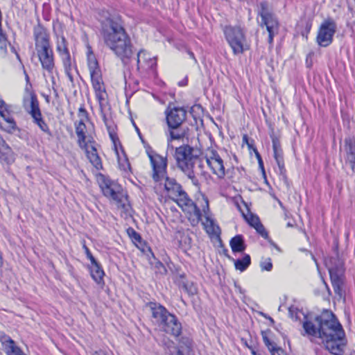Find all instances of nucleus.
Here are the masks:
<instances>
[{
	"label": "nucleus",
	"instance_id": "f257e3e1",
	"mask_svg": "<svg viewBox=\"0 0 355 355\" xmlns=\"http://www.w3.org/2000/svg\"><path fill=\"white\" fill-rule=\"evenodd\" d=\"M303 329L309 336L321 338L326 349L332 354H343L346 345L345 331L331 311L325 310L313 320H306Z\"/></svg>",
	"mask_w": 355,
	"mask_h": 355
},
{
	"label": "nucleus",
	"instance_id": "f03ea898",
	"mask_svg": "<svg viewBox=\"0 0 355 355\" xmlns=\"http://www.w3.org/2000/svg\"><path fill=\"white\" fill-rule=\"evenodd\" d=\"M100 33L105 45L123 62L132 56L130 38L118 19L110 16L105 17L101 22Z\"/></svg>",
	"mask_w": 355,
	"mask_h": 355
},
{
	"label": "nucleus",
	"instance_id": "7ed1b4c3",
	"mask_svg": "<svg viewBox=\"0 0 355 355\" xmlns=\"http://www.w3.org/2000/svg\"><path fill=\"white\" fill-rule=\"evenodd\" d=\"M200 152L189 145H182L175 148V159L178 168L184 172L195 185L198 184V175H204L203 163Z\"/></svg>",
	"mask_w": 355,
	"mask_h": 355
},
{
	"label": "nucleus",
	"instance_id": "20e7f679",
	"mask_svg": "<svg viewBox=\"0 0 355 355\" xmlns=\"http://www.w3.org/2000/svg\"><path fill=\"white\" fill-rule=\"evenodd\" d=\"M164 180H165L164 189L168 197L175 201L183 211L187 212L190 217H193L197 221H199L202 216L200 209L189 198L180 184L175 179L170 178L166 175Z\"/></svg>",
	"mask_w": 355,
	"mask_h": 355
},
{
	"label": "nucleus",
	"instance_id": "39448f33",
	"mask_svg": "<svg viewBox=\"0 0 355 355\" xmlns=\"http://www.w3.org/2000/svg\"><path fill=\"white\" fill-rule=\"evenodd\" d=\"M24 72L26 85L23 97V107L25 111L31 116L33 123L37 125L42 131L51 135L48 125L43 119L39 101L35 93L32 89V85L29 81V76L25 70Z\"/></svg>",
	"mask_w": 355,
	"mask_h": 355
},
{
	"label": "nucleus",
	"instance_id": "423d86ee",
	"mask_svg": "<svg viewBox=\"0 0 355 355\" xmlns=\"http://www.w3.org/2000/svg\"><path fill=\"white\" fill-rule=\"evenodd\" d=\"M153 318L166 333L178 336L182 332V324L176 316L160 304H150Z\"/></svg>",
	"mask_w": 355,
	"mask_h": 355
},
{
	"label": "nucleus",
	"instance_id": "0eeeda50",
	"mask_svg": "<svg viewBox=\"0 0 355 355\" xmlns=\"http://www.w3.org/2000/svg\"><path fill=\"white\" fill-rule=\"evenodd\" d=\"M87 66L96 98L99 103L100 107L103 109L106 103L107 94L98 62L91 50H89L87 53Z\"/></svg>",
	"mask_w": 355,
	"mask_h": 355
},
{
	"label": "nucleus",
	"instance_id": "6e6552de",
	"mask_svg": "<svg viewBox=\"0 0 355 355\" xmlns=\"http://www.w3.org/2000/svg\"><path fill=\"white\" fill-rule=\"evenodd\" d=\"M98 184L105 197L114 201L118 207L126 209V207L128 206L126 203L128 200L120 184L103 175H100Z\"/></svg>",
	"mask_w": 355,
	"mask_h": 355
},
{
	"label": "nucleus",
	"instance_id": "1a4fd4ad",
	"mask_svg": "<svg viewBox=\"0 0 355 355\" xmlns=\"http://www.w3.org/2000/svg\"><path fill=\"white\" fill-rule=\"evenodd\" d=\"M325 265L328 268L334 292L341 296L345 272L343 261L338 256L331 257L325 260Z\"/></svg>",
	"mask_w": 355,
	"mask_h": 355
},
{
	"label": "nucleus",
	"instance_id": "9d476101",
	"mask_svg": "<svg viewBox=\"0 0 355 355\" xmlns=\"http://www.w3.org/2000/svg\"><path fill=\"white\" fill-rule=\"evenodd\" d=\"M225 39L234 55L241 54L245 50V36L240 26H226L223 29Z\"/></svg>",
	"mask_w": 355,
	"mask_h": 355
},
{
	"label": "nucleus",
	"instance_id": "9b49d317",
	"mask_svg": "<svg viewBox=\"0 0 355 355\" xmlns=\"http://www.w3.org/2000/svg\"><path fill=\"white\" fill-rule=\"evenodd\" d=\"M152 167V178L155 182H160L166 178L167 157L153 150L146 151Z\"/></svg>",
	"mask_w": 355,
	"mask_h": 355
},
{
	"label": "nucleus",
	"instance_id": "f8f14e48",
	"mask_svg": "<svg viewBox=\"0 0 355 355\" xmlns=\"http://www.w3.org/2000/svg\"><path fill=\"white\" fill-rule=\"evenodd\" d=\"M259 15L261 17V25H265L268 32V43L271 44L274 37L279 32V22L276 17L268 12V3L266 1L260 3Z\"/></svg>",
	"mask_w": 355,
	"mask_h": 355
},
{
	"label": "nucleus",
	"instance_id": "ddd939ff",
	"mask_svg": "<svg viewBox=\"0 0 355 355\" xmlns=\"http://www.w3.org/2000/svg\"><path fill=\"white\" fill-rule=\"evenodd\" d=\"M207 164L212 173L219 179H223L230 173V169H225L224 160L218 151L208 149L205 154Z\"/></svg>",
	"mask_w": 355,
	"mask_h": 355
},
{
	"label": "nucleus",
	"instance_id": "4468645a",
	"mask_svg": "<svg viewBox=\"0 0 355 355\" xmlns=\"http://www.w3.org/2000/svg\"><path fill=\"white\" fill-rule=\"evenodd\" d=\"M336 28V24L334 20L329 19L324 21L319 28L316 37L318 45L322 47L330 45Z\"/></svg>",
	"mask_w": 355,
	"mask_h": 355
},
{
	"label": "nucleus",
	"instance_id": "2eb2a0df",
	"mask_svg": "<svg viewBox=\"0 0 355 355\" xmlns=\"http://www.w3.org/2000/svg\"><path fill=\"white\" fill-rule=\"evenodd\" d=\"M187 119V110L184 107H173L166 110V119L168 128L180 127Z\"/></svg>",
	"mask_w": 355,
	"mask_h": 355
},
{
	"label": "nucleus",
	"instance_id": "dca6fc26",
	"mask_svg": "<svg viewBox=\"0 0 355 355\" xmlns=\"http://www.w3.org/2000/svg\"><path fill=\"white\" fill-rule=\"evenodd\" d=\"M37 53L42 69L46 71L49 74H52L55 69V62L51 47L37 50Z\"/></svg>",
	"mask_w": 355,
	"mask_h": 355
},
{
	"label": "nucleus",
	"instance_id": "f3484780",
	"mask_svg": "<svg viewBox=\"0 0 355 355\" xmlns=\"http://www.w3.org/2000/svg\"><path fill=\"white\" fill-rule=\"evenodd\" d=\"M33 35L36 51L51 48L49 34L44 26L40 24L35 26L33 29Z\"/></svg>",
	"mask_w": 355,
	"mask_h": 355
},
{
	"label": "nucleus",
	"instance_id": "a211bd4d",
	"mask_svg": "<svg viewBox=\"0 0 355 355\" xmlns=\"http://www.w3.org/2000/svg\"><path fill=\"white\" fill-rule=\"evenodd\" d=\"M79 147L85 150L87 159L94 168L97 170L103 168L102 162L97 153L95 141L93 139H89V143L85 144V146Z\"/></svg>",
	"mask_w": 355,
	"mask_h": 355
},
{
	"label": "nucleus",
	"instance_id": "6ab92c4d",
	"mask_svg": "<svg viewBox=\"0 0 355 355\" xmlns=\"http://www.w3.org/2000/svg\"><path fill=\"white\" fill-rule=\"evenodd\" d=\"M273 150V157L277 164L279 173L282 175L285 174L284 153L282 148L279 139L275 135L271 136Z\"/></svg>",
	"mask_w": 355,
	"mask_h": 355
},
{
	"label": "nucleus",
	"instance_id": "aec40b11",
	"mask_svg": "<svg viewBox=\"0 0 355 355\" xmlns=\"http://www.w3.org/2000/svg\"><path fill=\"white\" fill-rule=\"evenodd\" d=\"M157 64V60L155 57H151L150 55L144 51H140L137 53V69H142L148 71L153 69Z\"/></svg>",
	"mask_w": 355,
	"mask_h": 355
},
{
	"label": "nucleus",
	"instance_id": "412c9836",
	"mask_svg": "<svg viewBox=\"0 0 355 355\" xmlns=\"http://www.w3.org/2000/svg\"><path fill=\"white\" fill-rule=\"evenodd\" d=\"M345 150L346 153V162L352 169L355 171V138L348 137L345 139Z\"/></svg>",
	"mask_w": 355,
	"mask_h": 355
},
{
	"label": "nucleus",
	"instance_id": "4be33fe9",
	"mask_svg": "<svg viewBox=\"0 0 355 355\" xmlns=\"http://www.w3.org/2000/svg\"><path fill=\"white\" fill-rule=\"evenodd\" d=\"M0 115L4 121V122H0V128L9 133L15 132L17 130V125L8 111V107L1 111Z\"/></svg>",
	"mask_w": 355,
	"mask_h": 355
},
{
	"label": "nucleus",
	"instance_id": "5701e85b",
	"mask_svg": "<svg viewBox=\"0 0 355 355\" xmlns=\"http://www.w3.org/2000/svg\"><path fill=\"white\" fill-rule=\"evenodd\" d=\"M15 161V155L9 146L3 140L0 141V162L10 164Z\"/></svg>",
	"mask_w": 355,
	"mask_h": 355
},
{
	"label": "nucleus",
	"instance_id": "b1692460",
	"mask_svg": "<svg viewBox=\"0 0 355 355\" xmlns=\"http://www.w3.org/2000/svg\"><path fill=\"white\" fill-rule=\"evenodd\" d=\"M76 133L78 137V144L79 146H85V144L89 143V139L86 141V125L83 120L78 123H75Z\"/></svg>",
	"mask_w": 355,
	"mask_h": 355
},
{
	"label": "nucleus",
	"instance_id": "393cba45",
	"mask_svg": "<svg viewBox=\"0 0 355 355\" xmlns=\"http://www.w3.org/2000/svg\"><path fill=\"white\" fill-rule=\"evenodd\" d=\"M90 273L92 279L98 284L103 283L104 271L100 264L96 261L91 263Z\"/></svg>",
	"mask_w": 355,
	"mask_h": 355
},
{
	"label": "nucleus",
	"instance_id": "a878e982",
	"mask_svg": "<svg viewBox=\"0 0 355 355\" xmlns=\"http://www.w3.org/2000/svg\"><path fill=\"white\" fill-rule=\"evenodd\" d=\"M186 135V130L180 127L175 128H168L166 133L168 145L173 140L182 139Z\"/></svg>",
	"mask_w": 355,
	"mask_h": 355
},
{
	"label": "nucleus",
	"instance_id": "bb28decb",
	"mask_svg": "<svg viewBox=\"0 0 355 355\" xmlns=\"http://www.w3.org/2000/svg\"><path fill=\"white\" fill-rule=\"evenodd\" d=\"M62 59V62L64 66V72L67 76L69 81L71 83L73 82V78L72 75V69H73V62L71 57L69 54L64 55L60 56Z\"/></svg>",
	"mask_w": 355,
	"mask_h": 355
},
{
	"label": "nucleus",
	"instance_id": "cd10ccee",
	"mask_svg": "<svg viewBox=\"0 0 355 355\" xmlns=\"http://www.w3.org/2000/svg\"><path fill=\"white\" fill-rule=\"evenodd\" d=\"M230 244L234 252H242L245 249L244 241L241 235H236L233 237Z\"/></svg>",
	"mask_w": 355,
	"mask_h": 355
},
{
	"label": "nucleus",
	"instance_id": "c85d7f7f",
	"mask_svg": "<svg viewBox=\"0 0 355 355\" xmlns=\"http://www.w3.org/2000/svg\"><path fill=\"white\" fill-rule=\"evenodd\" d=\"M180 278L181 279L178 282L180 288H182L189 295L197 293V288L192 282L186 280L183 276H181Z\"/></svg>",
	"mask_w": 355,
	"mask_h": 355
},
{
	"label": "nucleus",
	"instance_id": "c756f323",
	"mask_svg": "<svg viewBox=\"0 0 355 355\" xmlns=\"http://www.w3.org/2000/svg\"><path fill=\"white\" fill-rule=\"evenodd\" d=\"M114 146H116V144H114ZM115 150H116V154L118 157V162H119V168L122 171H123L126 174H128L131 170L130 164L128 161V159L127 158L125 155H123V158L119 156V152L116 147H115Z\"/></svg>",
	"mask_w": 355,
	"mask_h": 355
},
{
	"label": "nucleus",
	"instance_id": "7c9ffc66",
	"mask_svg": "<svg viewBox=\"0 0 355 355\" xmlns=\"http://www.w3.org/2000/svg\"><path fill=\"white\" fill-rule=\"evenodd\" d=\"M56 49L60 56L69 54L67 47V42L64 36H61L60 38H58Z\"/></svg>",
	"mask_w": 355,
	"mask_h": 355
},
{
	"label": "nucleus",
	"instance_id": "2f4dec72",
	"mask_svg": "<svg viewBox=\"0 0 355 355\" xmlns=\"http://www.w3.org/2000/svg\"><path fill=\"white\" fill-rule=\"evenodd\" d=\"M250 263L251 259L250 255L245 254L243 259H237L235 261L234 266L236 270L243 272L247 269V268L250 266Z\"/></svg>",
	"mask_w": 355,
	"mask_h": 355
},
{
	"label": "nucleus",
	"instance_id": "473e14b6",
	"mask_svg": "<svg viewBox=\"0 0 355 355\" xmlns=\"http://www.w3.org/2000/svg\"><path fill=\"white\" fill-rule=\"evenodd\" d=\"M206 230L207 233L211 234L217 235L220 234L219 227L214 223V220H210L208 218H207Z\"/></svg>",
	"mask_w": 355,
	"mask_h": 355
},
{
	"label": "nucleus",
	"instance_id": "72a5a7b5",
	"mask_svg": "<svg viewBox=\"0 0 355 355\" xmlns=\"http://www.w3.org/2000/svg\"><path fill=\"white\" fill-rule=\"evenodd\" d=\"M269 333H270V331H261L263 341L270 352L271 349L276 347V346H277V345L274 341H272L270 339V338L268 336Z\"/></svg>",
	"mask_w": 355,
	"mask_h": 355
},
{
	"label": "nucleus",
	"instance_id": "f704fd0d",
	"mask_svg": "<svg viewBox=\"0 0 355 355\" xmlns=\"http://www.w3.org/2000/svg\"><path fill=\"white\" fill-rule=\"evenodd\" d=\"M128 234L132 240V241L137 245V243H141V237L139 233H137L134 229L128 228Z\"/></svg>",
	"mask_w": 355,
	"mask_h": 355
},
{
	"label": "nucleus",
	"instance_id": "c9c22d12",
	"mask_svg": "<svg viewBox=\"0 0 355 355\" xmlns=\"http://www.w3.org/2000/svg\"><path fill=\"white\" fill-rule=\"evenodd\" d=\"M103 121L105 125L107 127V131L109 132L110 137L115 144V141L116 139V134L114 132V130L111 128V127L108 125L107 119L105 114H102Z\"/></svg>",
	"mask_w": 355,
	"mask_h": 355
},
{
	"label": "nucleus",
	"instance_id": "e433bc0d",
	"mask_svg": "<svg viewBox=\"0 0 355 355\" xmlns=\"http://www.w3.org/2000/svg\"><path fill=\"white\" fill-rule=\"evenodd\" d=\"M245 218L249 225L253 227L261 223L259 218L257 216H254L252 214H250L249 217L245 216Z\"/></svg>",
	"mask_w": 355,
	"mask_h": 355
},
{
	"label": "nucleus",
	"instance_id": "4c0bfd02",
	"mask_svg": "<svg viewBox=\"0 0 355 355\" xmlns=\"http://www.w3.org/2000/svg\"><path fill=\"white\" fill-rule=\"evenodd\" d=\"M254 228L257 230V232L262 237H263L264 239H268V232L266 230L265 227H263V225L261 223L259 225H257V226H254Z\"/></svg>",
	"mask_w": 355,
	"mask_h": 355
},
{
	"label": "nucleus",
	"instance_id": "58836bf2",
	"mask_svg": "<svg viewBox=\"0 0 355 355\" xmlns=\"http://www.w3.org/2000/svg\"><path fill=\"white\" fill-rule=\"evenodd\" d=\"M262 270L270 271L272 268V263L270 258L261 263Z\"/></svg>",
	"mask_w": 355,
	"mask_h": 355
},
{
	"label": "nucleus",
	"instance_id": "ea45409f",
	"mask_svg": "<svg viewBox=\"0 0 355 355\" xmlns=\"http://www.w3.org/2000/svg\"><path fill=\"white\" fill-rule=\"evenodd\" d=\"M176 355H193L191 349L188 347H180Z\"/></svg>",
	"mask_w": 355,
	"mask_h": 355
},
{
	"label": "nucleus",
	"instance_id": "a19ab883",
	"mask_svg": "<svg viewBox=\"0 0 355 355\" xmlns=\"http://www.w3.org/2000/svg\"><path fill=\"white\" fill-rule=\"evenodd\" d=\"M83 249L85 250L87 259L90 260L91 263H94L96 260L93 257L89 248L85 244L83 245Z\"/></svg>",
	"mask_w": 355,
	"mask_h": 355
},
{
	"label": "nucleus",
	"instance_id": "79ce46f5",
	"mask_svg": "<svg viewBox=\"0 0 355 355\" xmlns=\"http://www.w3.org/2000/svg\"><path fill=\"white\" fill-rule=\"evenodd\" d=\"M270 352L271 355H286L284 351L278 346L271 349Z\"/></svg>",
	"mask_w": 355,
	"mask_h": 355
},
{
	"label": "nucleus",
	"instance_id": "37998d69",
	"mask_svg": "<svg viewBox=\"0 0 355 355\" xmlns=\"http://www.w3.org/2000/svg\"><path fill=\"white\" fill-rule=\"evenodd\" d=\"M92 355H113L111 352L105 351L103 349H99L97 351H95Z\"/></svg>",
	"mask_w": 355,
	"mask_h": 355
},
{
	"label": "nucleus",
	"instance_id": "c03bdc74",
	"mask_svg": "<svg viewBox=\"0 0 355 355\" xmlns=\"http://www.w3.org/2000/svg\"><path fill=\"white\" fill-rule=\"evenodd\" d=\"M78 115H79V116L87 118V112L86 111V110L85 109L84 107H80L79 108V110H78Z\"/></svg>",
	"mask_w": 355,
	"mask_h": 355
},
{
	"label": "nucleus",
	"instance_id": "a18cd8bd",
	"mask_svg": "<svg viewBox=\"0 0 355 355\" xmlns=\"http://www.w3.org/2000/svg\"><path fill=\"white\" fill-rule=\"evenodd\" d=\"M255 153H256V156L259 161V164L260 167H261V168L263 170V161L261 159V155H259V153H258L257 150H255Z\"/></svg>",
	"mask_w": 355,
	"mask_h": 355
},
{
	"label": "nucleus",
	"instance_id": "49530a36",
	"mask_svg": "<svg viewBox=\"0 0 355 355\" xmlns=\"http://www.w3.org/2000/svg\"><path fill=\"white\" fill-rule=\"evenodd\" d=\"M7 107H8V106L3 100L0 99V112L6 110Z\"/></svg>",
	"mask_w": 355,
	"mask_h": 355
},
{
	"label": "nucleus",
	"instance_id": "de8ad7c7",
	"mask_svg": "<svg viewBox=\"0 0 355 355\" xmlns=\"http://www.w3.org/2000/svg\"><path fill=\"white\" fill-rule=\"evenodd\" d=\"M187 53H188L189 55L190 56V58H191V59H193V60L195 61V62H197V60H196V58H195V56H194L193 53V52H191V51H189V50H188V51H187Z\"/></svg>",
	"mask_w": 355,
	"mask_h": 355
},
{
	"label": "nucleus",
	"instance_id": "09e8293b",
	"mask_svg": "<svg viewBox=\"0 0 355 355\" xmlns=\"http://www.w3.org/2000/svg\"><path fill=\"white\" fill-rule=\"evenodd\" d=\"M293 309H292V308H290V309H289V313H290V315H291V316L292 318H294V316H293Z\"/></svg>",
	"mask_w": 355,
	"mask_h": 355
},
{
	"label": "nucleus",
	"instance_id": "8fccbe9b",
	"mask_svg": "<svg viewBox=\"0 0 355 355\" xmlns=\"http://www.w3.org/2000/svg\"><path fill=\"white\" fill-rule=\"evenodd\" d=\"M252 355H261L260 354L257 353L254 349L252 350Z\"/></svg>",
	"mask_w": 355,
	"mask_h": 355
},
{
	"label": "nucleus",
	"instance_id": "3c124183",
	"mask_svg": "<svg viewBox=\"0 0 355 355\" xmlns=\"http://www.w3.org/2000/svg\"><path fill=\"white\" fill-rule=\"evenodd\" d=\"M15 53H16L17 58L19 61H21V60H20V57H19V55L17 53H16V52H15Z\"/></svg>",
	"mask_w": 355,
	"mask_h": 355
},
{
	"label": "nucleus",
	"instance_id": "603ef678",
	"mask_svg": "<svg viewBox=\"0 0 355 355\" xmlns=\"http://www.w3.org/2000/svg\"><path fill=\"white\" fill-rule=\"evenodd\" d=\"M268 319L270 320V321L271 322H274V320H273V319H272V318L268 317Z\"/></svg>",
	"mask_w": 355,
	"mask_h": 355
},
{
	"label": "nucleus",
	"instance_id": "864d4df0",
	"mask_svg": "<svg viewBox=\"0 0 355 355\" xmlns=\"http://www.w3.org/2000/svg\"><path fill=\"white\" fill-rule=\"evenodd\" d=\"M243 141H247V136H246V135H245V136L243 137Z\"/></svg>",
	"mask_w": 355,
	"mask_h": 355
},
{
	"label": "nucleus",
	"instance_id": "5fc2aeb1",
	"mask_svg": "<svg viewBox=\"0 0 355 355\" xmlns=\"http://www.w3.org/2000/svg\"><path fill=\"white\" fill-rule=\"evenodd\" d=\"M311 53H309V54L307 55L306 60H308V58L311 56Z\"/></svg>",
	"mask_w": 355,
	"mask_h": 355
},
{
	"label": "nucleus",
	"instance_id": "6e6d98bb",
	"mask_svg": "<svg viewBox=\"0 0 355 355\" xmlns=\"http://www.w3.org/2000/svg\"><path fill=\"white\" fill-rule=\"evenodd\" d=\"M12 50L13 52H15V50L14 47L12 48Z\"/></svg>",
	"mask_w": 355,
	"mask_h": 355
},
{
	"label": "nucleus",
	"instance_id": "4d7b16f0",
	"mask_svg": "<svg viewBox=\"0 0 355 355\" xmlns=\"http://www.w3.org/2000/svg\"><path fill=\"white\" fill-rule=\"evenodd\" d=\"M305 334L306 335V332H305V334H303V336H305ZM307 336H309V335L307 334Z\"/></svg>",
	"mask_w": 355,
	"mask_h": 355
}]
</instances>
